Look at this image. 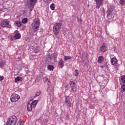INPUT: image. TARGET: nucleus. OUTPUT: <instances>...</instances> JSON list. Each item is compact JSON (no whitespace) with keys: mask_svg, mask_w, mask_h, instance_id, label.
Listing matches in <instances>:
<instances>
[{"mask_svg":"<svg viewBox=\"0 0 125 125\" xmlns=\"http://www.w3.org/2000/svg\"><path fill=\"white\" fill-rule=\"evenodd\" d=\"M27 22H28V19L24 18V19H22V23H23V24H26V23H27Z\"/></svg>","mask_w":125,"mask_h":125,"instance_id":"25","label":"nucleus"},{"mask_svg":"<svg viewBox=\"0 0 125 125\" xmlns=\"http://www.w3.org/2000/svg\"><path fill=\"white\" fill-rule=\"evenodd\" d=\"M121 80L123 83H125V76L123 75L121 77Z\"/></svg>","mask_w":125,"mask_h":125,"instance_id":"27","label":"nucleus"},{"mask_svg":"<svg viewBox=\"0 0 125 125\" xmlns=\"http://www.w3.org/2000/svg\"><path fill=\"white\" fill-rule=\"evenodd\" d=\"M65 104L67 108H70L72 106V104L71 103V98L70 96H67L65 99Z\"/></svg>","mask_w":125,"mask_h":125,"instance_id":"9","label":"nucleus"},{"mask_svg":"<svg viewBox=\"0 0 125 125\" xmlns=\"http://www.w3.org/2000/svg\"><path fill=\"white\" fill-rule=\"evenodd\" d=\"M111 18H114V15H111Z\"/></svg>","mask_w":125,"mask_h":125,"instance_id":"38","label":"nucleus"},{"mask_svg":"<svg viewBox=\"0 0 125 125\" xmlns=\"http://www.w3.org/2000/svg\"><path fill=\"white\" fill-rule=\"evenodd\" d=\"M4 65H5V61H2L0 62V67L1 68L4 67Z\"/></svg>","mask_w":125,"mask_h":125,"instance_id":"20","label":"nucleus"},{"mask_svg":"<svg viewBox=\"0 0 125 125\" xmlns=\"http://www.w3.org/2000/svg\"><path fill=\"white\" fill-rule=\"evenodd\" d=\"M62 24L60 23H56L53 26V33L55 35H58L59 34V32H60V30H61V26Z\"/></svg>","mask_w":125,"mask_h":125,"instance_id":"3","label":"nucleus"},{"mask_svg":"<svg viewBox=\"0 0 125 125\" xmlns=\"http://www.w3.org/2000/svg\"><path fill=\"white\" fill-rule=\"evenodd\" d=\"M1 27H2V28H10L11 26L10 24H9V21H2L0 23Z\"/></svg>","mask_w":125,"mask_h":125,"instance_id":"8","label":"nucleus"},{"mask_svg":"<svg viewBox=\"0 0 125 125\" xmlns=\"http://www.w3.org/2000/svg\"><path fill=\"white\" fill-rule=\"evenodd\" d=\"M48 83H47V84H48V85H49V84H50V82H49V81H48Z\"/></svg>","mask_w":125,"mask_h":125,"instance_id":"35","label":"nucleus"},{"mask_svg":"<svg viewBox=\"0 0 125 125\" xmlns=\"http://www.w3.org/2000/svg\"><path fill=\"white\" fill-rule=\"evenodd\" d=\"M107 49V46L105 45V44H103V45L101 47V51H103V52H105Z\"/></svg>","mask_w":125,"mask_h":125,"instance_id":"13","label":"nucleus"},{"mask_svg":"<svg viewBox=\"0 0 125 125\" xmlns=\"http://www.w3.org/2000/svg\"><path fill=\"white\" fill-rule=\"evenodd\" d=\"M38 103V101L35 100V101L32 102L31 103H28L27 104V111L28 112H31L32 110H33V108H35L37 105V104Z\"/></svg>","mask_w":125,"mask_h":125,"instance_id":"5","label":"nucleus"},{"mask_svg":"<svg viewBox=\"0 0 125 125\" xmlns=\"http://www.w3.org/2000/svg\"><path fill=\"white\" fill-rule=\"evenodd\" d=\"M3 76H0V81L1 82V81H3Z\"/></svg>","mask_w":125,"mask_h":125,"instance_id":"34","label":"nucleus"},{"mask_svg":"<svg viewBox=\"0 0 125 125\" xmlns=\"http://www.w3.org/2000/svg\"><path fill=\"white\" fill-rule=\"evenodd\" d=\"M113 9L111 6L109 7V8L107 11V17H109V16H110V15H111V14H112V13L113 12Z\"/></svg>","mask_w":125,"mask_h":125,"instance_id":"12","label":"nucleus"},{"mask_svg":"<svg viewBox=\"0 0 125 125\" xmlns=\"http://www.w3.org/2000/svg\"><path fill=\"white\" fill-rule=\"evenodd\" d=\"M15 25L17 27H19V28H20V27L22 26V23H21V21H17L15 22Z\"/></svg>","mask_w":125,"mask_h":125,"instance_id":"16","label":"nucleus"},{"mask_svg":"<svg viewBox=\"0 0 125 125\" xmlns=\"http://www.w3.org/2000/svg\"><path fill=\"white\" fill-rule=\"evenodd\" d=\"M51 61H56V58H57V55L56 54H52L50 57H49Z\"/></svg>","mask_w":125,"mask_h":125,"instance_id":"11","label":"nucleus"},{"mask_svg":"<svg viewBox=\"0 0 125 125\" xmlns=\"http://www.w3.org/2000/svg\"><path fill=\"white\" fill-rule=\"evenodd\" d=\"M69 84L70 85V88H71L70 91H71V92H76V91H77V86H76L75 82L70 81Z\"/></svg>","mask_w":125,"mask_h":125,"instance_id":"6","label":"nucleus"},{"mask_svg":"<svg viewBox=\"0 0 125 125\" xmlns=\"http://www.w3.org/2000/svg\"><path fill=\"white\" fill-rule=\"evenodd\" d=\"M103 60H104V58L102 56H100L98 58V62L99 63H102L103 62Z\"/></svg>","mask_w":125,"mask_h":125,"instance_id":"19","label":"nucleus"},{"mask_svg":"<svg viewBox=\"0 0 125 125\" xmlns=\"http://www.w3.org/2000/svg\"><path fill=\"white\" fill-rule=\"evenodd\" d=\"M15 83H17V82H22V78L20 77H17L15 79Z\"/></svg>","mask_w":125,"mask_h":125,"instance_id":"18","label":"nucleus"},{"mask_svg":"<svg viewBox=\"0 0 125 125\" xmlns=\"http://www.w3.org/2000/svg\"><path fill=\"white\" fill-rule=\"evenodd\" d=\"M32 28L34 31H38L40 27V20L39 19H35L32 23Z\"/></svg>","mask_w":125,"mask_h":125,"instance_id":"2","label":"nucleus"},{"mask_svg":"<svg viewBox=\"0 0 125 125\" xmlns=\"http://www.w3.org/2000/svg\"><path fill=\"white\" fill-rule=\"evenodd\" d=\"M121 92L123 93L125 91V84H123L121 88Z\"/></svg>","mask_w":125,"mask_h":125,"instance_id":"22","label":"nucleus"},{"mask_svg":"<svg viewBox=\"0 0 125 125\" xmlns=\"http://www.w3.org/2000/svg\"><path fill=\"white\" fill-rule=\"evenodd\" d=\"M14 38L16 40H19V39H20V38H21V35L19 33H17L15 34Z\"/></svg>","mask_w":125,"mask_h":125,"instance_id":"17","label":"nucleus"},{"mask_svg":"<svg viewBox=\"0 0 125 125\" xmlns=\"http://www.w3.org/2000/svg\"><path fill=\"white\" fill-rule=\"evenodd\" d=\"M75 77H78V76H79V70H75Z\"/></svg>","mask_w":125,"mask_h":125,"instance_id":"28","label":"nucleus"},{"mask_svg":"<svg viewBox=\"0 0 125 125\" xmlns=\"http://www.w3.org/2000/svg\"><path fill=\"white\" fill-rule=\"evenodd\" d=\"M52 0H47V1H49V2H50V1H52Z\"/></svg>","mask_w":125,"mask_h":125,"instance_id":"36","label":"nucleus"},{"mask_svg":"<svg viewBox=\"0 0 125 125\" xmlns=\"http://www.w3.org/2000/svg\"><path fill=\"white\" fill-rule=\"evenodd\" d=\"M110 61L111 63V65H115V64H116V63L118 62V60L116 58H111L110 60Z\"/></svg>","mask_w":125,"mask_h":125,"instance_id":"14","label":"nucleus"},{"mask_svg":"<svg viewBox=\"0 0 125 125\" xmlns=\"http://www.w3.org/2000/svg\"><path fill=\"white\" fill-rule=\"evenodd\" d=\"M59 66L61 68H63L64 67V61L62 60H60L59 61Z\"/></svg>","mask_w":125,"mask_h":125,"instance_id":"15","label":"nucleus"},{"mask_svg":"<svg viewBox=\"0 0 125 125\" xmlns=\"http://www.w3.org/2000/svg\"><path fill=\"white\" fill-rule=\"evenodd\" d=\"M38 0H27L26 4V10L28 11L29 13L32 12V10L34 9V7L36 5Z\"/></svg>","mask_w":125,"mask_h":125,"instance_id":"1","label":"nucleus"},{"mask_svg":"<svg viewBox=\"0 0 125 125\" xmlns=\"http://www.w3.org/2000/svg\"><path fill=\"white\" fill-rule=\"evenodd\" d=\"M2 40H4V39H3V38H2Z\"/></svg>","mask_w":125,"mask_h":125,"instance_id":"40","label":"nucleus"},{"mask_svg":"<svg viewBox=\"0 0 125 125\" xmlns=\"http://www.w3.org/2000/svg\"><path fill=\"white\" fill-rule=\"evenodd\" d=\"M115 68H119L120 67V64L116 63L114 65Z\"/></svg>","mask_w":125,"mask_h":125,"instance_id":"31","label":"nucleus"},{"mask_svg":"<svg viewBox=\"0 0 125 125\" xmlns=\"http://www.w3.org/2000/svg\"><path fill=\"white\" fill-rule=\"evenodd\" d=\"M18 125H24V122H23V120H20L18 123Z\"/></svg>","mask_w":125,"mask_h":125,"instance_id":"26","label":"nucleus"},{"mask_svg":"<svg viewBox=\"0 0 125 125\" xmlns=\"http://www.w3.org/2000/svg\"><path fill=\"white\" fill-rule=\"evenodd\" d=\"M69 59H72V57L70 56H66L64 58V60L66 61V60H69Z\"/></svg>","mask_w":125,"mask_h":125,"instance_id":"21","label":"nucleus"},{"mask_svg":"<svg viewBox=\"0 0 125 125\" xmlns=\"http://www.w3.org/2000/svg\"><path fill=\"white\" fill-rule=\"evenodd\" d=\"M47 89V91H48L49 90V87H48Z\"/></svg>","mask_w":125,"mask_h":125,"instance_id":"37","label":"nucleus"},{"mask_svg":"<svg viewBox=\"0 0 125 125\" xmlns=\"http://www.w3.org/2000/svg\"><path fill=\"white\" fill-rule=\"evenodd\" d=\"M50 8L52 10H54L55 9V5L54 3H52L50 5Z\"/></svg>","mask_w":125,"mask_h":125,"instance_id":"24","label":"nucleus"},{"mask_svg":"<svg viewBox=\"0 0 125 125\" xmlns=\"http://www.w3.org/2000/svg\"><path fill=\"white\" fill-rule=\"evenodd\" d=\"M36 52H39V50H37V51H36Z\"/></svg>","mask_w":125,"mask_h":125,"instance_id":"39","label":"nucleus"},{"mask_svg":"<svg viewBox=\"0 0 125 125\" xmlns=\"http://www.w3.org/2000/svg\"><path fill=\"white\" fill-rule=\"evenodd\" d=\"M43 81L45 83L47 81H48V78L47 77H45L43 78Z\"/></svg>","mask_w":125,"mask_h":125,"instance_id":"29","label":"nucleus"},{"mask_svg":"<svg viewBox=\"0 0 125 125\" xmlns=\"http://www.w3.org/2000/svg\"><path fill=\"white\" fill-rule=\"evenodd\" d=\"M77 21L78 22H79V23H80L81 24V23H82V19H79V17L77 18Z\"/></svg>","mask_w":125,"mask_h":125,"instance_id":"32","label":"nucleus"},{"mask_svg":"<svg viewBox=\"0 0 125 125\" xmlns=\"http://www.w3.org/2000/svg\"><path fill=\"white\" fill-rule=\"evenodd\" d=\"M47 68L50 71H52L53 69H54V67L53 66V65H48Z\"/></svg>","mask_w":125,"mask_h":125,"instance_id":"23","label":"nucleus"},{"mask_svg":"<svg viewBox=\"0 0 125 125\" xmlns=\"http://www.w3.org/2000/svg\"><path fill=\"white\" fill-rule=\"evenodd\" d=\"M120 2L121 4H125V0H120Z\"/></svg>","mask_w":125,"mask_h":125,"instance_id":"30","label":"nucleus"},{"mask_svg":"<svg viewBox=\"0 0 125 125\" xmlns=\"http://www.w3.org/2000/svg\"><path fill=\"white\" fill-rule=\"evenodd\" d=\"M11 102H16L19 99H20V96L17 94H13L11 96Z\"/></svg>","mask_w":125,"mask_h":125,"instance_id":"7","label":"nucleus"},{"mask_svg":"<svg viewBox=\"0 0 125 125\" xmlns=\"http://www.w3.org/2000/svg\"><path fill=\"white\" fill-rule=\"evenodd\" d=\"M104 0H96V2L97 3L96 7L98 9L100 8L101 5H102V4L103 3V1Z\"/></svg>","mask_w":125,"mask_h":125,"instance_id":"10","label":"nucleus"},{"mask_svg":"<svg viewBox=\"0 0 125 125\" xmlns=\"http://www.w3.org/2000/svg\"><path fill=\"white\" fill-rule=\"evenodd\" d=\"M17 117L15 116H11L7 122V125H16Z\"/></svg>","mask_w":125,"mask_h":125,"instance_id":"4","label":"nucleus"},{"mask_svg":"<svg viewBox=\"0 0 125 125\" xmlns=\"http://www.w3.org/2000/svg\"><path fill=\"white\" fill-rule=\"evenodd\" d=\"M40 95H41V93L40 92H38L36 94V97H37V96H40Z\"/></svg>","mask_w":125,"mask_h":125,"instance_id":"33","label":"nucleus"}]
</instances>
